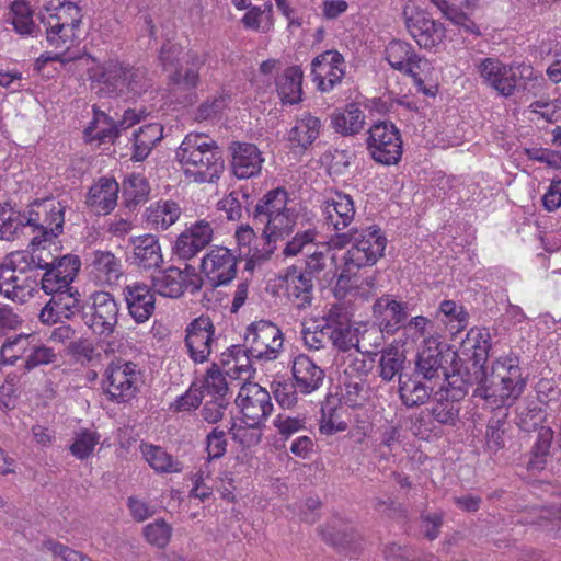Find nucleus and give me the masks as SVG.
<instances>
[{"label": "nucleus", "instance_id": "obj_1", "mask_svg": "<svg viewBox=\"0 0 561 561\" xmlns=\"http://www.w3.org/2000/svg\"><path fill=\"white\" fill-rule=\"evenodd\" d=\"M525 386L526 380L517 357L499 358L490 370L483 369L482 377L473 390V397L497 407L488 421L485 431V446L490 453L496 454L505 447L510 424L507 409L503 405L511 404L519 398Z\"/></svg>", "mask_w": 561, "mask_h": 561}, {"label": "nucleus", "instance_id": "obj_2", "mask_svg": "<svg viewBox=\"0 0 561 561\" xmlns=\"http://www.w3.org/2000/svg\"><path fill=\"white\" fill-rule=\"evenodd\" d=\"M300 210V206L280 187L268 191L259 199L252 213L254 222L263 225L265 243L259 257H270L276 249L277 240L289 237L302 227L304 216Z\"/></svg>", "mask_w": 561, "mask_h": 561}, {"label": "nucleus", "instance_id": "obj_3", "mask_svg": "<svg viewBox=\"0 0 561 561\" xmlns=\"http://www.w3.org/2000/svg\"><path fill=\"white\" fill-rule=\"evenodd\" d=\"M185 178L195 183H215L225 170L217 142L206 134L190 133L175 152Z\"/></svg>", "mask_w": 561, "mask_h": 561}, {"label": "nucleus", "instance_id": "obj_4", "mask_svg": "<svg viewBox=\"0 0 561 561\" xmlns=\"http://www.w3.org/2000/svg\"><path fill=\"white\" fill-rule=\"evenodd\" d=\"M335 247L352 244L344 255V268L337 277V286L347 289L352 275L362 267L371 266L383 255L387 238L377 226L353 229L350 233H336Z\"/></svg>", "mask_w": 561, "mask_h": 561}, {"label": "nucleus", "instance_id": "obj_5", "mask_svg": "<svg viewBox=\"0 0 561 561\" xmlns=\"http://www.w3.org/2000/svg\"><path fill=\"white\" fill-rule=\"evenodd\" d=\"M90 79L96 93L104 96H139L150 87L147 69L113 59L92 69Z\"/></svg>", "mask_w": 561, "mask_h": 561}, {"label": "nucleus", "instance_id": "obj_6", "mask_svg": "<svg viewBox=\"0 0 561 561\" xmlns=\"http://www.w3.org/2000/svg\"><path fill=\"white\" fill-rule=\"evenodd\" d=\"M283 334L280 329L271 321L260 320L251 323L244 334V347L233 345L230 356L234 362L231 369L239 373H249L250 358L261 360H274L283 347Z\"/></svg>", "mask_w": 561, "mask_h": 561}, {"label": "nucleus", "instance_id": "obj_7", "mask_svg": "<svg viewBox=\"0 0 561 561\" xmlns=\"http://www.w3.org/2000/svg\"><path fill=\"white\" fill-rule=\"evenodd\" d=\"M83 13L77 3L50 0L41 14L48 45L68 49L79 41Z\"/></svg>", "mask_w": 561, "mask_h": 561}, {"label": "nucleus", "instance_id": "obj_8", "mask_svg": "<svg viewBox=\"0 0 561 561\" xmlns=\"http://www.w3.org/2000/svg\"><path fill=\"white\" fill-rule=\"evenodd\" d=\"M317 236L318 232L313 228L298 230L293 238L286 242L282 251L285 257H293L300 254L305 255V267L299 268V271L312 280L319 277V275L327 270L330 261L333 260V256H330L328 250H319Z\"/></svg>", "mask_w": 561, "mask_h": 561}, {"label": "nucleus", "instance_id": "obj_9", "mask_svg": "<svg viewBox=\"0 0 561 561\" xmlns=\"http://www.w3.org/2000/svg\"><path fill=\"white\" fill-rule=\"evenodd\" d=\"M119 307L107 291H95L83 305L82 321L96 335L110 336L118 323Z\"/></svg>", "mask_w": 561, "mask_h": 561}, {"label": "nucleus", "instance_id": "obj_10", "mask_svg": "<svg viewBox=\"0 0 561 561\" xmlns=\"http://www.w3.org/2000/svg\"><path fill=\"white\" fill-rule=\"evenodd\" d=\"M367 150L380 164L394 165L402 157V138L398 127L391 122H378L368 129Z\"/></svg>", "mask_w": 561, "mask_h": 561}, {"label": "nucleus", "instance_id": "obj_11", "mask_svg": "<svg viewBox=\"0 0 561 561\" xmlns=\"http://www.w3.org/2000/svg\"><path fill=\"white\" fill-rule=\"evenodd\" d=\"M140 370L133 362L112 360L104 371L105 392L111 401L123 403L136 397Z\"/></svg>", "mask_w": 561, "mask_h": 561}, {"label": "nucleus", "instance_id": "obj_12", "mask_svg": "<svg viewBox=\"0 0 561 561\" xmlns=\"http://www.w3.org/2000/svg\"><path fill=\"white\" fill-rule=\"evenodd\" d=\"M64 206L53 198L36 201L28 210L25 227H33L39 234L32 239L31 244H41L43 241L57 237L62 232Z\"/></svg>", "mask_w": 561, "mask_h": 561}, {"label": "nucleus", "instance_id": "obj_13", "mask_svg": "<svg viewBox=\"0 0 561 561\" xmlns=\"http://www.w3.org/2000/svg\"><path fill=\"white\" fill-rule=\"evenodd\" d=\"M483 82L503 96H511L517 87V77L531 78L534 69L522 65L514 67L505 65L497 58H484L477 66Z\"/></svg>", "mask_w": 561, "mask_h": 561}, {"label": "nucleus", "instance_id": "obj_14", "mask_svg": "<svg viewBox=\"0 0 561 561\" xmlns=\"http://www.w3.org/2000/svg\"><path fill=\"white\" fill-rule=\"evenodd\" d=\"M236 404L240 409L242 423L250 427H261L273 411L268 391L254 382L241 386Z\"/></svg>", "mask_w": 561, "mask_h": 561}, {"label": "nucleus", "instance_id": "obj_15", "mask_svg": "<svg viewBox=\"0 0 561 561\" xmlns=\"http://www.w3.org/2000/svg\"><path fill=\"white\" fill-rule=\"evenodd\" d=\"M203 280L195 268L186 265L184 270L170 266L152 277L154 291L163 297L179 298L186 290L196 293L202 288Z\"/></svg>", "mask_w": 561, "mask_h": 561}, {"label": "nucleus", "instance_id": "obj_16", "mask_svg": "<svg viewBox=\"0 0 561 561\" xmlns=\"http://www.w3.org/2000/svg\"><path fill=\"white\" fill-rule=\"evenodd\" d=\"M371 316L378 330L373 333L396 334L409 318L408 304L397 300L393 295H382L371 306ZM371 334V332H366Z\"/></svg>", "mask_w": 561, "mask_h": 561}, {"label": "nucleus", "instance_id": "obj_17", "mask_svg": "<svg viewBox=\"0 0 561 561\" xmlns=\"http://www.w3.org/2000/svg\"><path fill=\"white\" fill-rule=\"evenodd\" d=\"M403 15L410 35L420 47L431 49L445 37L443 24L431 19L424 11L405 8Z\"/></svg>", "mask_w": 561, "mask_h": 561}, {"label": "nucleus", "instance_id": "obj_18", "mask_svg": "<svg viewBox=\"0 0 561 561\" xmlns=\"http://www.w3.org/2000/svg\"><path fill=\"white\" fill-rule=\"evenodd\" d=\"M237 256L225 247L211 249L201 263L202 272L214 287L227 285L237 274Z\"/></svg>", "mask_w": 561, "mask_h": 561}, {"label": "nucleus", "instance_id": "obj_19", "mask_svg": "<svg viewBox=\"0 0 561 561\" xmlns=\"http://www.w3.org/2000/svg\"><path fill=\"white\" fill-rule=\"evenodd\" d=\"M185 345L195 363H205L215 343V328L209 317L201 316L186 327Z\"/></svg>", "mask_w": 561, "mask_h": 561}, {"label": "nucleus", "instance_id": "obj_20", "mask_svg": "<svg viewBox=\"0 0 561 561\" xmlns=\"http://www.w3.org/2000/svg\"><path fill=\"white\" fill-rule=\"evenodd\" d=\"M345 61L336 50H327L311 62V75L321 92L331 91L345 76Z\"/></svg>", "mask_w": 561, "mask_h": 561}, {"label": "nucleus", "instance_id": "obj_21", "mask_svg": "<svg viewBox=\"0 0 561 561\" xmlns=\"http://www.w3.org/2000/svg\"><path fill=\"white\" fill-rule=\"evenodd\" d=\"M456 353H444L435 340L428 339L426 345L419 352L415 363V374L434 386H437L446 374L447 357L456 358Z\"/></svg>", "mask_w": 561, "mask_h": 561}, {"label": "nucleus", "instance_id": "obj_22", "mask_svg": "<svg viewBox=\"0 0 561 561\" xmlns=\"http://www.w3.org/2000/svg\"><path fill=\"white\" fill-rule=\"evenodd\" d=\"M213 237L211 224L206 220H198L178 237L174 253L182 260H191L210 244Z\"/></svg>", "mask_w": 561, "mask_h": 561}, {"label": "nucleus", "instance_id": "obj_23", "mask_svg": "<svg viewBox=\"0 0 561 561\" xmlns=\"http://www.w3.org/2000/svg\"><path fill=\"white\" fill-rule=\"evenodd\" d=\"M321 211L328 229L339 232L347 228L354 220V202L350 195L334 192L323 199Z\"/></svg>", "mask_w": 561, "mask_h": 561}, {"label": "nucleus", "instance_id": "obj_24", "mask_svg": "<svg viewBox=\"0 0 561 561\" xmlns=\"http://www.w3.org/2000/svg\"><path fill=\"white\" fill-rule=\"evenodd\" d=\"M293 381L304 396L311 394L322 386L324 370L306 354H298L290 360Z\"/></svg>", "mask_w": 561, "mask_h": 561}, {"label": "nucleus", "instance_id": "obj_25", "mask_svg": "<svg viewBox=\"0 0 561 561\" xmlns=\"http://www.w3.org/2000/svg\"><path fill=\"white\" fill-rule=\"evenodd\" d=\"M133 247L129 260L130 263L144 271L160 268L163 264V256L159 239L150 233L133 237L129 239Z\"/></svg>", "mask_w": 561, "mask_h": 561}, {"label": "nucleus", "instance_id": "obj_26", "mask_svg": "<svg viewBox=\"0 0 561 561\" xmlns=\"http://www.w3.org/2000/svg\"><path fill=\"white\" fill-rule=\"evenodd\" d=\"M37 282L7 265H0V294L15 304H24L33 297Z\"/></svg>", "mask_w": 561, "mask_h": 561}, {"label": "nucleus", "instance_id": "obj_27", "mask_svg": "<svg viewBox=\"0 0 561 561\" xmlns=\"http://www.w3.org/2000/svg\"><path fill=\"white\" fill-rule=\"evenodd\" d=\"M123 295L130 317L137 323L146 322L153 313L156 298L151 288L141 282L126 285Z\"/></svg>", "mask_w": 561, "mask_h": 561}, {"label": "nucleus", "instance_id": "obj_28", "mask_svg": "<svg viewBox=\"0 0 561 561\" xmlns=\"http://www.w3.org/2000/svg\"><path fill=\"white\" fill-rule=\"evenodd\" d=\"M230 151L232 156L231 168L238 179H250L260 173L263 158L255 145L232 142Z\"/></svg>", "mask_w": 561, "mask_h": 561}, {"label": "nucleus", "instance_id": "obj_29", "mask_svg": "<svg viewBox=\"0 0 561 561\" xmlns=\"http://www.w3.org/2000/svg\"><path fill=\"white\" fill-rule=\"evenodd\" d=\"M283 279L286 284L288 299L298 309H306L311 306L313 299V280L293 265L287 267Z\"/></svg>", "mask_w": 561, "mask_h": 561}, {"label": "nucleus", "instance_id": "obj_30", "mask_svg": "<svg viewBox=\"0 0 561 561\" xmlns=\"http://www.w3.org/2000/svg\"><path fill=\"white\" fill-rule=\"evenodd\" d=\"M385 54L387 61L393 69L412 76L420 85L423 83L414 70L420 69L424 61L414 53L410 44L399 39L391 41L386 47Z\"/></svg>", "mask_w": 561, "mask_h": 561}, {"label": "nucleus", "instance_id": "obj_31", "mask_svg": "<svg viewBox=\"0 0 561 561\" xmlns=\"http://www.w3.org/2000/svg\"><path fill=\"white\" fill-rule=\"evenodd\" d=\"M321 121L309 112L297 116L294 126L287 134L291 149L307 150L320 136Z\"/></svg>", "mask_w": 561, "mask_h": 561}, {"label": "nucleus", "instance_id": "obj_32", "mask_svg": "<svg viewBox=\"0 0 561 561\" xmlns=\"http://www.w3.org/2000/svg\"><path fill=\"white\" fill-rule=\"evenodd\" d=\"M91 274L100 284L113 285L123 275L119 257L107 250H95L91 254Z\"/></svg>", "mask_w": 561, "mask_h": 561}, {"label": "nucleus", "instance_id": "obj_33", "mask_svg": "<svg viewBox=\"0 0 561 561\" xmlns=\"http://www.w3.org/2000/svg\"><path fill=\"white\" fill-rule=\"evenodd\" d=\"M119 185L114 179L101 178L89 190L87 204L95 211L111 213L117 205Z\"/></svg>", "mask_w": 561, "mask_h": 561}, {"label": "nucleus", "instance_id": "obj_34", "mask_svg": "<svg viewBox=\"0 0 561 561\" xmlns=\"http://www.w3.org/2000/svg\"><path fill=\"white\" fill-rule=\"evenodd\" d=\"M435 387L415 373L404 375L399 381V396L407 408H415L427 402Z\"/></svg>", "mask_w": 561, "mask_h": 561}, {"label": "nucleus", "instance_id": "obj_35", "mask_svg": "<svg viewBox=\"0 0 561 561\" xmlns=\"http://www.w3.org/2000/svg\"><path fill=\"white\" fill-rule=\"evenodd\" d=\"M364 126V111L355 103H350L343 110L335 111L331 115V127L344 137L359 134Z\"/></svg>", "mask_w": 561, "mask_h": 561}, {"label": "nucleus", "instance_id": "obj_36", "mask_svg": "<svg viewBox=\"0 0 561 561\" xmlns=\"http://www.w3.org/2000/svg\"><path fill=\"white\" fill-rule=\"evenodd\" d=\"M344 408L339 398L327 396L321 404L320 432L324 435H333L344 432L347 423L343 420Z\"/></svg>", "mask_w": 561, "mask_h": 561}, {"label": "nucleus", "instance_id": "obj_37", "mask_svg": "<svg viewBox=\"0 0 561 561\" xmlns=\"http://www.w3.org/2000/svg\"><path fill=\"white\" fill-rule=\"evenodd\" d=\"M163 137V126L152 123L139 128L134 133V145L131 159L144 161L151 152L153 146Z\"/></svg>", "mask_w": 561, "mask_h": 561}, {"label": "nucleus", "instance_id": "obj_38", "mask_svg": "<svg viewBox=\"0 0 561 561\" xmlns=\"http://www.w3.org/2000/svg\"><path fill=\"white\" fill-rule=\"evenodd\" d=\"M302 70L298 66L288 67L278 78L277 92L283 103L297 104L302 94Z\"/></svg>", "mask_w": 561, "mask_h": 561}, {"label": "nucleus", "instance_id": "obj_39", "mask_svg": "<svg viewBox=\"0 0 561 561\" xmlns=\"http://www.w3.org/2000/svg\"><path fill=\"white\" fill-rule=\"evenodd\" d=\"M404 366L405 355L397 346L390 345L381 351L378 371L383 381L390 382L396 377H399V380L403 378L402 371Z\"/></svg>", "mask_w": 561, "mask_h": 561}, {"label": "nucleus", "instance_id": "obj_40", "mask_svg": "<svg viewBox=\"0 0 561 561\" xmlns=\"http://www.w3.org/2000/svg\"><path fill=\"white\" fill-rule=\"evenodd\" d=\"M8 21L22 36H35L38 32V26L33 20V11L25 0H15L11 3Z\"/></svg>", "mask_w": 561, "mask_h": 561}, {"label": "nucleus", "instance_id": "obj_41", "mask_svg": "<svg viewBox=\"0 0 561 561\" xmlns=\"http://www.w3.org/2000/svg\"><path fill=\"white\" fill-rule=\"evenodd\" d=\"M94 116L85 128V135L101 142L114 141L119 135V125L103 111L93 108Z\"/></svg>", "mask_w": 561, "mask_h": 561}, {"label": "nucleus", "instance_id": "obj_42", "mask_svg": "<svg viewBox=\"0 0 561 561\" xmlns=\"http://www.w3.org/2000/svg\"><path fill=\"white\" fill-rule=\"evenodd\" d=\"M181 208L173 201H159L147 209V219L156 229L165 230L180 217Z\"/></svg>", "mask_w": 561, "mask_h": 561}, {"label": "nucleus", "instance_id": "obj_43", "mask_svg": "<svg viewBox=\"0 0 561 561\" xmlns=\"http://www.w3.org/2000/svg\"><path fill=\"white\" fill-rule=\"evenodd\" d=\"M320 533L322 539L337 550L350 549L355 539L353 528L339 519L332 520Z\"/></svg>", "mask_w": 561, "mask_h": 561}, {"label": "nucleus", "instance_id": "obj_44", "mask_svg": "<svg viewBox=\"0 0 561 561\" xmlns=\"http://www.w3.org/2000/svg\"><path fill=\"white\" fill-rule=\"evenodd\" d=\"M26 215L14 210L10 204H0V240H13L25 227Z\"/></svg>", "mask_w": 561, "mask_h": 561}, {"label": "nucleus", "instance_id": "obj_45", "mask_svg": "<svg viewBox=\"0 0 561 561\" xmlns=\"http://www.w3.org/2000/svg\"><path fill=\"white\" fill-rule=\"evenodd\" d=\"M34 341L35 336L23 334H20L12 340H7L0 350V358L2 363L14 365L18 359L22 357L26 358Z\"/></svg>", "mask_w": 561, "mask_h": 561}, {"label": "nucleus", "instance_id": "obj_46", "mask_svg": "<svg viewBox=\"0 0 561 561\" xmlns=\"http://www.w3.org/2000/svg\"><path fill=\"white\" fill-rule=\"evenodd\" d=\"M145 458L150 467L157 472L172 473L181 472L183 467L180 461L159 446H147L144 450Z\"/></svg>", "mask_w": 561, "mask_h": 561}, {"label": "nucleus", "instance_id": "obj_47", "mask_svg": "<svg viewBox=\"0 0 561 561\" xmlns=\"http://www.w3.org/2000/svg\"><path fill=\"white\" fill-rule=\"evenodd\" d=\"M329 332V341L332 346L339 352H363L360 347V340L358 337V330L354 329L352 324L332 329Z\"/></svg>", "mask_w": 561, "mask_h": 561}, {"label": "nucleus", "instance_id": "obj_48", "mask_svg": "<svg viewBox=\"0 0 561 561\" xmlns=\"http://www.w3.org/2000/svg\"><path fill=\"white\" fill-rule=\"evenodd\" d=\"M80 297V293L73 287H70L51 295L50 299L53 300V305L58 308L59 313L64 316V319L69 320L77 313L82 314L83 305L81 304Z\"/></svg>", "mask_w": 561, "mask_h": 561}, {"label": "nucleus", "instance_id": "obj_49", "mask_svg": "<svg viewBox=\"0 0 561 561\" xmlns=\"http://www.w3.org/2000/svg\"><path fill=\"white\" fill-rule=\"evenodd\" d=\"M433 419L447 426H456L459 421L460 407L454 399H438L428 409Z\"/></svg>", "mask_w": 561, "mask_h": 561}, {"label": "nucleus", "instance_id": "obj_50", "mask_svg": "<svg viewBox=\"0 0 561 561\" xmlns=\"http://www.w3.org/2000/svg\"><path fill=\"white\" fill-rule=\"evenodd\" d=\"M439 311L447 318L445 322L451 333H458L467 328L469 314L462 306L457 305L454 300L442 301Z\"/></svg>", "mask_w": 561, "mask_h": 561}, {"label": "nucleus", "instance_id": "obj_51", "mask_svg": "<svg viewBox=\"0 0 561 561\" xmlns=\"http://www.w3.org/2000/svg\"><path fill=\"white\" fill-rule=\"evenodd\" d=\"M99 442L100 435L96 432L81 430L76 433L73 443L70 445L69 450L77 459L83 460L93 454Z\"/></svg>", "mask_w": 561, "mask_h": 561}, {"label": "nucleus", "instance_id": "obj_52", "mask_svg": "<svg viewBox=\"0 0 561 561\" xmlns=\"http://www.w3.org/2000/svg\"><path fill=\"white\" fill-rule=\"evenodd\" d=\"M192 67L176 69L170 77L171 82L174 85L180 87L184 90L195 89L199 82L198 67L202 65L196 54H188Z\"/></svg>", "mask_w": 561, "mask_h": 561}, {"label": "nucleus", "instance_id": "obj_53", "mask_svg": "<svg viewBox=\"0 0 561 561\" xmlns=\"http://www.w3.org/2000/svg\"><path fill=\"white\" fill-rule=\"evenodd\" d=\"M535 433V443L531 448L534 460L530 461L533 467L539 468L543 463V458L548 455L551 442L553 439V431L548 426H540Z\"/></svg>", "mask_w": 561, "mask_h": 561}, {"label": "nucleus", "instance_id": "obj_54", "mask_svg": "<svg viewBox=\"0 0 561 561\" xmlns=\"http://www.w3.org/2000/svg\"><path fill=\"white\" fill-rule=\"evenodd\" d=\"M437 386L442 391L446 392L447 397L458 401L463 398L468 392L469 385L462 379V377L453 370L450 374L448 369L444 377H442L440 381H438Z\"/></svg>", "mask_w": 561, "mask_h": 561}, {"label": "nucleus", "instance_id": "obj_55", "mask_svg": "<svg viewBox=\"0 0 561 561\" xmlns=\"http://www.w3.org/2000/svg\"><path fill=\"white\" fill-rule=\"evenodd\" d=\"M203 393L205 392L211 397H224L228 392V383L226 381L225 376L220 371L219 367L216 364L207 370L203 382Z\"/></svg>", "mask_w": 561, "mask_h": 561}, {"label": "nucleus", "instance_id": "obj_56", "mask_svg": "<svg viewBox=\"0 0 561 561\" xmlns=\"http://www.w3.org/2000/svg\"><path fill=\"white\" fill-rule=\"evenodd\" d=\"M148 193L149 186L144 176L131 174L124 181L123 194L129 199V203L136 205L144 202Z\"/></svg>", "mask_w": 561, "mask_h": 561}, {"label": "nucleus", "instance_id": "obj_57", "mask_svg": "<svg viewBox=\"0 0 561 561\" xmlns=\"http://www.w3.org/2000/svg\"><path fill=\"white\" fill-rule=\"evenodd\" d=\"M56 354L53 348L39 343H32L24 363V369L30 371L41 365H48L56 360Z\"/></svg>", "mask_w": 561, "mask_h": 561}, {"label": "nucleus", "instance_id": "obj_58", "mask_svg": "<svg viewBox=\"0 0 561 561\" xmlns=\"http://www.w3.org/2000/svg\"><path fill=\"white\" fill-rule=\"evenodd\" d=\"M529 110L548 123L559 125L558 123L561 122V99L535 101L529 105Z\"/></svg>", "mask_w": 561, "mask_h": 561}, {"label": "nucleus", "instance_id": "obj_59", "mask_svg": "<svg viewBox=\"0 0 561 561\" xmlns=\"http://www.w3.org/2000/svg\"><path fill=\"white\" fill-rule=\"evenodd\" d=\"M53 267L62 278H66L71 284L80 271L81 261L78 255L66 254L60 257H54Z\"/></svg>", "mask_w": 561, "mask_h": 561}, {"label": "nucleus", "instance_id": "obj_60", "mask_svg": "<svg viewBox=\"0 0 561 561\" xmlns=\"http://www.w3.org/2000/svg\"><path fill=\"white\" fill-rule=\"evenodd\" d=\"M145 537L148 542L164 548L171 537V527L164 520H157L145 527Z\"/></svg>", "mask_w": 561, "mask_h": 561}, {"label": "nucleus", "instance_id": "obj_61", "mask_svg": "<svg viewBox=\"0 0 561 561\" xmlns=\"http://www.w3.org/2000/svg\"><path fill=\"white\" fill-rule=\"evenodd\" d=\"M305 346L310 351L324 350L329 341V332L323 325H317L314 329L304 328L301 331Z\"/></svg>", "mask_w": 561, "mask_h": 561}, {"label": "nucleus", "instance_id": "obj_62", "mask_svg": "<svg viewBox=\"0 0 561 561\" xmlns=\"http://www.w3.org/2000/svg\"><path fill=\"white\" fill-rule=\"evenodd\" d=\"M299 394H301L300 390L296 387L294 381L279 382L274 389L276 401L285 409L294 408L298 403Z\"/></svg>", "mask_w": 561, "mask_h": 561}, {"label": "nucleus", "instance_id": "obj_63", "mask_svg": "<svg viewBox=\"0 0 561 561\" xmlns=\"http://www.w3.org/2000/svg\"><path fill=\"white\" fill-rule=\"evenodd\" d=\"M324 330H332L341 327L352 324L347 309L342 305H332L322 318Z\"/></svg>", "mask_w": 561, "mask_h": 561}, {"label": "nucleus", "instance_id": "obj_64", "mask_svg": "<svg viewBox=\"0 0 561 561\" xmlns=\"http://www.w3.org/2000/svg\"><path fill=\"white\" fill-rule=\"evenodd\" d=\"M260 427H250L248 425H237L232 423L229 433L233 440L240 443L244 447L255 446L261 442L262 434Z\"/></svg>", "mask_w": 561, "mask_h": 561}]
</instances>
